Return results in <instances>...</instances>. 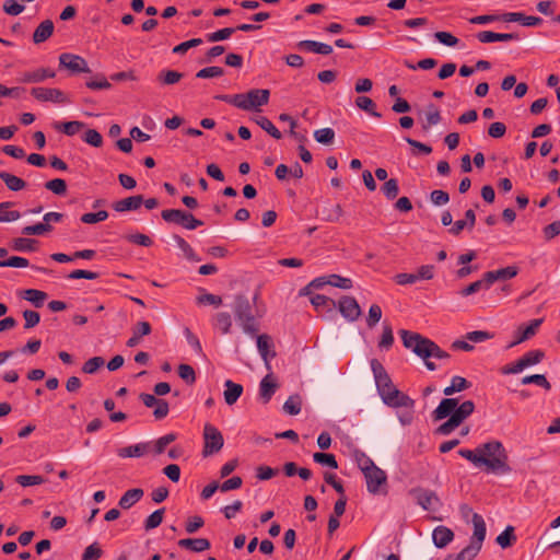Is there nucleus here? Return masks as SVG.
Listing matches in <instances>:
<instances>
[{"label":"nucleus","mask_w":560,"mask_h":560,"mask_svg":"<svg viewBox=\"0 0 560 560\" xmlns=\"http://www.w3.org/2000/svg\"><path fill=\"white\" fill-rule=\"evenodd\" d=\"M371 369L377 392L384 404L390 407H413L415 401L393 385L389 375L377 360L373 359L371 361Z\"/></svg>","instance_id":"obj_1"},{"label":"nucleus","mask_w":560,"mask_h":560,"mask_svg":"<svg viewBox=\"0 0 560 560\" xmlns=\"http://www.w3.org/2000/svg\"><path fill=\"white\" fill-rule=\"evenodd\" d=\"M479 467H486V470L494 475H506L511 472L508 464V453L503 444L492 440L478 445Z\"/></svg>","instance_id":"obj_2"},{"label":"nucleus","mask_w":560,"mask_h":560,"mask_svg":"<svg viewBox=\"0 0 560 560\" xmlns=\"http://www.w3.org/2000/svg\"><path fill=\"white\" fill-rule=\"evenodd\" d=\"M255 300L250 302L245 295H236L232 305L234 318L242 331L255 337L259 330V323L256 317Z\"/></svg>","instance_id":"obj_3"},{"label":"nucleus","mask_w":560,"mask_h":560,"mask_svg":"<svg viewBox=\"0 0 560 560\" xmlns=\"http://www.w3.org/2000/svg\"><path fill=\"white\" fill-rule=\"evenodd\" d=\"M399 334L401 336L404 346L423 360L430 358H448V354L436 343L428 338L422 337L420 334L411 332L405 329H401Z\"/></svg>","instance_id":"obj_4"},{"label":"nucleus","mask_w":560,"mask_h":560,"mask_svg":"<svg viewBox=\"0 0 560 560\" xmlns=\"http://www.w3.org/2000/svg\"><path fill=\"white\" fill-rule=\"evenodd\" d=\"M269 91L265 89H254L245 94H235L222 97L224 101L244 110H259L269 101Z\"/></svg>","instance_id":"obj_5"},{"label":"nucleus","mask_w":560,"mask_h":560,"mask_svg":"<svg viewBox=\"0 0 560 560\" xmlns=\"http://www.w3.org/2000/svg\"><path fill=\"white\" fill-rule=\"evenodd\" d=\"M203 456L219 452L224 444L222 433L211 423L203 427Z\"/></svg>","instance_id":"obj_6"},{"label":"nucleus","mask_w":560,"mask_h":560,"mask_svg":"<svg viewBox=\"0 0 560 560\" xmlns=\"http://www.w3.org/2000/svg\"><path fill=\"white\" fill-rule=\"evenodd\" d=\"M162 218L166 222L182 224L187 230H195L203 224L202 221L194 218L192 214L179 209L164 210L162 211Z\"/></svg>","instance_id":"obj_7"},{"label":"nucleus","mask_w":560,"mask_h":560,"mask_svg":"<svg viewBox=\"0 0 560 560\" xmlns=\"http://www.w3.org/2000/svg\"><path fill=\"white\" fill-rule=\"evenodd\" d=\"M544 352L541 350H533L524 354L521 359L503 369L504 374H518L526 368L535 365L541 361Z\"/></svg>","instance_id":"obj_8"},{"label":"nucleus","mask_w":560,"mask_h":560,"mask_svg":"<svg viewBox=\"0 0 560 560\" xmlns=\"http://www.w3.org/2000/svg\"><path fill=\"white\" fill-rule=\"evenodd\" d=\"M342 317L348 322H354L361 316V307L352 296H342L336 303Z\"/></svg>","instance_id":"obj_9"},{"label":"nucleus","mask_w":560,"mask_h":560,"mask_svg":"<svg viewBox=\"0 0 560 560\" xmlns=\"http://www.w3.org/2000/svg\"><path fill=\"white\" fill-rule=\"evenodd\" d=\"M59 63L72 73L90 72L86 61L78 55L68 52L61 54L59 56Z\"/></svg>","instance_id":"obj_10"},{"label":"nucleus","mask_w":560,"mask_h":560,"mask_svg":"<svg viewBox=\"0 0 560 560\" xmlns=\"http://www.w3.org/2000/svg\"><path fill=\"white\" fill-rule=\"evenodd\" d=\"M413 495L417 503L425 511H436L440 506V499L431 490L417 489Z\"/></svg>","instance_id":"obj_11"},{"label":"nucleus","mask_w":560,"mask_h":560,"mask_svg":"<svg viewBox=\"0 0 560 560\" xmlns=\"http://www.w3.org/2000/svg\"><path fill=\"white\" fill-rule=\"evenodd\" d=\"M32 95L43 102L66 103L68 102L65 93L58 89L34 88Z\"/></svg>","instance_id":"obj_12"},{"label":"nucleus","mask_w":560,"mask_h":560,"mask_svg":"<svg viewBox=\"0 0 560 560\" xmlns=\"http://www.w3.org/2000/svg\"><path fill=\"white\" fill-rule=\"evenodd\" d=\"M366 480L369 492L376 494L380 493L381 487L386 482V474L384 470L375 466L369 471L363 474Z\"/></svg>","instance_id":"obj_13"},{"label":"nucleus","mask_w":560,"mask_h":560,"mask_svg":"<svg viewBox=\"0 0 560 560\" xmlns=\"http://www.w3.org/2000/svg\"><path fill=\"white\" fill-rule=\"evenodd\" d=\"M278 388V383L272 374H267L259 383L258 397L262 404H267Z\"/></svg>","instance_id":"obj_14"},{"label":"nucleus","mask_w":560,"mask_h":560,"mask_svg":"<svg viewBox=\"0 0 560 560\" xmlns=\"http://www.w3.org/2000/svg\"><path fill=\"white\" fill-rule=\"evenodd\" d=\"M458 401L456 398H444L441 400L439 406L433 411L432 416L435 421H440L447 417H451L455 412Z\"/></svg>","instance_id":"obj_15"},{"label":"nucleus","mask_w":560,"mask_h":560,"mask_svg":"<svg viewBox=\"0 0 560 560\" xmlns=\"http://www.w3.org/2000/svg\"><path fill=\"white\" fill-rule=\"evenodd\" d=\"M454 539V533L446 526H438L433 529L432 540L436 548L446 547Z\"/></svg>","instance_id":"obj_16"},{"label":"nucleus","mask_w":560,"mask_h":560,"mask_svg":"<svg viewBox=\"0 0 560 560\" xmlns=\"http://www.w3.org/2000/svg\"><path fill=\"white\" fill-rule=\"evenodd\" d=\"M257 350L264 360L267 369H270L269 360L275 357V352L270 350V337L268 335H256Z\"/></svg>","instance_id":"obj_17"},{"label":"nucleus","mask_w":560,"mask_h":560,"mask_svg":"<svg viewBox=\"0 0 560 560\" xmlns=\"http://www.w3.org/2000/svg\"><path fill=\"white\" fill-rule=\"evenodd\" d=\"M471 523L474 525V534L470 542L476 544L478 546H482V542L486 538V523L481 515L477 513H472Z\"/></svg>","instance_id":"obj_18"},{"label":"nucleus","mask_w":560,"mask_h":560,"mask_svg":"<svg viewBox=\"0 0 560 560\" xmlns=\"http://www.w3.org/2000/svg\"><path fill=\"white\" fill-rule=\"evenodd\" d=\"M505 22H520L524 26H536L541 23V19L538 16H526L521 12H509L501 18Z\"/></svg>","instance_id":"obj_19"},{"label":"nucleus","mask_w":560,"mask_h":560,"mask_svg":"<svg viewBox=\"0 0 560 560\" xmlns=\"http://www.w3.org/2000/svg\"><path fill=\"white\" fill-rule=\"evenodd\" d=\"M178 546L194 552H202L210 548V541L206 538H184L178 541Z\"/></svg>","instance_id":"obj_20"},{"label":"nucleus","mask_w":560,"mask_h":560,"mask_svg":"<svg viewBox=\"0 0 560 560\" xmlns=\"http://www.w3.org/2000/svg\"><path fill=\"white\" fill-rule=\"evenodd\" d=\"M542 323V319L539 318V319H534L530 322V324L525 327V328H520L518 329V335H517V338L511 342L508 348H512L527 339H529L532 336H534L538 329V327L541 325Z\"/></svg>","instance_id":"obj_21"},{"label":"nucleus","mask_w":560,"mask_h":560,"mask_svg":"<svg viewBox=\"0 0 560 560\" xmlns=\"http://www.w3.org/2000/svg\"><path fill=\"white\" fill-rule=\"evenodd\" d=\"M477 38L481 43L510 42L516 38L512 33H494L491 31H482L477 34Z\"/></svg>","instance_id":"obj_22"},{"label":"nucleus","mask_w":560,"mask_h":560,"mask_svg":"<svg viewBox=\"0 0 560 560\" xmlns=\"http://www.w3.org/2000/svg\"><path fill=\"white\" fill-rule=\"evenodd\" d=\"M143 202L142 196H131L121 199L113 205V208L118 212H125L130 210H137Z\"/></svg>","instance_id":"obj_23"},{"label":"nucleus","mask_w":560,"mask_h":560,"mask_svg":"<svg viewBox=\"0 0 560 560\" xmlns=\"http://www.w3.org/2000/svg\"><path fill=\"white\" fill-rule=\"evenodd\" d=\"M299 48L320 55H329L332 52L330 45L315 40H302L299 43Z\"/></svg>","instance_id":"obj_24"},{"label":"nucleus","mask_w":560,"mask_h":560,"mask_svg":"<svg viewBox=\"0 0 560 560\" xmlns=\"http://www.w3.org/2000/svg\"><path fill=\"white\" fill-rule=\"evenodd\" d=\"M54 32V23L50 20L42 22L33 34V40L35 44H40L47 40Z\"/></svg>","instance_id":"obj_25"},{"label":"nucleus","mask_w":560,"mask_h":560,"mask_svg":"<svg viewBox=\"0 0 560 560\" xmlns=\"http://www.w3.org/2000/svg\"><path fill=\"white\" fill-rule=\"evenodd\" d=\"M150 447V443H138L118 450V456L121 458L141 457Z\"/></svg>","instance_id":"obj_26"},{"label":"nucleus","mask_w":560,"mask_h":560,"mask_svg":"<svg viewBox=\"0 0 560 560\" xmlns=\"http://www.w3.org/2000/svg\"><path fill=\"white\" fill-rule=\"evenodd\" d=\"M225 390L223 393L224 400L228 405H233L237 401L240 396L243 393V386L236 383H233L232 381L228 380L224 383Z\"/></svg>","instance_id":"obj_27"},{"label":"nucleus","mask_w":560,"mask_h":560,"mask_svg":"<svg viewBox=\"0 0 560 560\" xmlns=\"http://www.w3.org/2000/svg\"><path fill=\"white\" fill-rule=\"evenodd\" d=\"M343 211L340 205L327 203L320 210L323 220L327 222H337L342 217Z\"/></svg>","instance_id":"obj_28"},{"label":"nucleus","mask_w":560,"mask_h":560,"mask_svg":"<svg viewBox=\"0 0 560 560\" xmlns=\"http://www.w3.org/2000/svg\"><path fill=\"white\" fill-rule=\"evenodd\" d=\"M516 275L517 269L515 267H505L499 270L489 271L486 273V277L490 285H492V283L495 281L511 279Z\"/></svg>","instance_id":"obj_29"},{"label":"nucleus","mask_w":560,"mask_h":560,"mask_svg":"<svg viewBox=\"0 0 560 560\" xmlns=\"http://www.w3.org/2000/svg\"><path fill=\"white\" fill-rule=\"evenodd\" d=\"M143 497V490L139 488L130 489L120 498L118 504L121 509H130Z\"/></svg>","instance_id":"obj_30"},{"label":"nucleus","mask_w":560,"mask_h":560,"mask_svg":"<svg viewBox=\"0 0 560 560\" xmlns=\"http://www.w3.org/2000/svg\"><path fill=\"white\" fill-rule=\"evenodd\" d=\"M55 75V71L50 69L40 68L34 71L26 72L24 74V81L27 83H39L48 78H54Z\"/></svg>","instance_id":"obj_31"},{"label":"nucleus","mask_w":560,"mask_h":560,"mask_svg":"<svg viewBox=\"0 0 560 560\" xmlns=\"http://www.w3.org/2000/svg\"><path fill=\"white\" fill-rule=\"evenodd\" d=\"M150 332L151 326L148 322L138 323L137 326L133 328V335L127 341V346L136 347L140 342L141 337L147 336Z\"/></svg>","instance_id":"obj_32"},{"label":"nucleus","mask_w":560,"mask_h":560,"mask_svg":"<svg viewBox=\"0 0 560 560\" xmlns=\"http://www.w3.org/2000/svg\"><path fill=\"white\" fill-rule=\"evenodd\" d=\"M0 179L3 180L8 189L12 191H20L26 186L23 179L4 171L0 172Z\"/></svg>","instance_id":"obj_33"},{"label":"nucleus","mask_w":560,"mask_h":560,"mask_svg":"<svg viewBox=\"0 0 560 560\" xmlns=\"http://www.w3.org/2000/svg\"><path fill=\"white\" fill-rule=\"evenodd\" d=\"M214 327H217L223 335L231 332L232 316L228 312H220L214 316Z\"/></svg>","instance_id":"obj_34"},{"label":"nucleus","mask_w":560,"mask_h":560,"mask_svg":"<svg viewBox=\"0 0 560 560\" xmlns=\"http://www.w3.org/2000/svg\"><path fill=\"white\" fill-rule=\"evenodd\" d=\"M481 547L470 542L466 548H464L456 556H447L444 560H474V558L478 555Z\"/></svg>","instance_id":"obj_35"},{"label":"nucleus","mask_w":560,"mask_h":560,"mask_svg":"<svg viewBox=\"0 0 560 560\" xmlns=\"http://www.w3.org/2000/svg\"><path fill=\"white\" fill-rule=\"evenodd\" d=\"M23 298L35 307H42L47 299V294L36 289H27L23 292Z\"/></svg>","instance_id":"obj_36"},{"label":"nucleus","mask_w":560,"mask_h":560,"mask_svg":"<svg viewBox=\"0 0 560 560\" xmlns=\"http://www.w3.org/2000/svg\"><path fill=\"white\" fill-rule=\"evenodd\" d=\"M469 387V383L462 376H454L451 381V385L445 387L443 393L445 396H452L457 392H462Z\"/></svg>","instance_id":"obj_37"},{"label":"nucleus","mask_w":560,"mask_h":560,"mask_svg":"<svg viewBox=\"0 0 560 560\" xmlns=\"http://www.w3.org/2000/svg\"><path fill=\"white\" fill-rule=\"evenodd\" d=\"M474 402L471 400H466L455 408V412H453L452 416H454L460 423H463V421L474 412Z\"/></svg>","instance_id":"obj_38"},{"label":"nucleus","mask_w":560,"mask_h":560,"mask_svg":"<svg viewBox=\"0 0 560 560\" xmlns=\"http://www.w3.org/2000/svg\"><path fill=\"white\" fill-rule=\"evenodd\" d=\"M11 202L0 203V222H13L21 218V213L15 210H10Z\"/></svg>","instance_id":"obj_39"},{"label":"nucleus","mask_w":560,"mask_h":560,"mask_svg":"<svg viewBox=\"0 0 560 560\" xmlns=\"http://www.w3.org/2000/svg\"><path fill=\"white\" fill-rule=\"evenodd\" d=\"M302 401L299 395L290 396L283 404V411L291 416H296L301 412Z\"/></svg>","instance_id":"obj_40"},{"label":"nucleus","mask_w":560,"mask_h":560,"mask_svg":"<svg viewBox=\"0 0 560 560\" xmlns=\"http://www.w3.org/2000/svg\"><path fill=\"white\" fill-rule=\"evenodd\" d=\"M254 121L275 139L281 138V132L275 127V125L268 118L264 116H258L254 118Z\"/></svg>","instance_id":"obj_41"},{"label":"nucleus","mask_w":560,"mask_h":560,"mask_svg":"<svg viewBox=\"0 0 560 560\" xmlns=\"http://www.w3.org/2000/svg\"><path fill=\"white\" fill-rule=\"evenodd\" d=\"M441 121V114L434 105H429L425 110V122L423 129L428 130L431 126H435Z\"/></svg>","instance_id":"obj_42"},{"label":"nucleus","mask_w":560,"mask_h":560,"mask_svg":"<svg viewBox=\"0 0 560 560\" xmlns=\"http://www.w3.org/2000/svg\"><path fill=\"white\" fill-rule=\"evenodd\" d=\"M84 127V124L81 121H67V122H56L55 128L57 130H61L67 136L75 135L80 129Z\"/></svg>","instance_id":"obj_43"},{"label":"nucleus","mask_w":560,"mask_h":560,"mask_svg":"<svg viewBox=\"0 0 560 560\" xmlns=\"http://www.w3.org/2000/svg\"><path fill=\"white\" fill-rule=\"evenodd\" d=\"M314 138L318 143L329 145L334 142L335 131L331 128H322L314 131Z\"/></svg>","instance_id":"obj_44"},{"label":"nucleus","mask_w":560,"mask_h":560,"mask_svg":"<svg viewBox=\"0 0 560 560\" xmlns=\"http://www.w3.org/2000/svg\"><path fill=\"white\" fill-rule=\"evenodd\" d=\"M175 440H176V434L168 433V434H165V435L159 438L156 441L149 442V443H150V446L151 445L153 446L154 452L156 454H162L164 452V450L166 448V446L170 445Z\"/></svg>","instance_id":"obj_45"},{"label":"nucleus","mask_w":560,"mask_h":560,"mask_svg":"<svg viewBox=\"0 0 560 560\" xmlns=\"http://www.w3.org/2000/svg\"><path fill=\"white\" fill-rule=\"evenodd\" d=\"M355 105L360 109L369 113L370 115H372L374 117H377V118L381 117V114L374 109L375 108V103L370 97L359 96L355 100Z\"/></svg>","instance_id":"obj_46"},{"label":"nucleus","mask_w":560,"mask_h":560,"mask_svg":"<svg viewBox=\"0 0 560 560\" xmlns=\"http://www.w3.org/2000/svg\"><path fill=\"white\" fill-rule=\"evenodd\" d=\"M490 287L491 285L485 275L482 279L475 281V282L470 283L467 288H465L462 291V295L467 296V295L477 293L480 290H488Z\"/></svg>","instance_id":"obj_47"},{"label":"nucleus","mask_w":560,"mask_h":560,"mask_svg":"<svg viewBox=\"0 0 560 560\" xmlns=\"http://www.w3.org/2000/svg\"><path fill=\"white\" fill-rule=\"evenodd\" d=\"M328 284L343 290H349L353 287V282L350 278H345L335 273L328 276Z\"/></svg>","instance_id":"obj_48"},{"label":"nucleus","mask_w":560,"mask_h":560,"mask_svg":"<svg viewBox=\"0 0 560 560\" xmlns=\"http://www.w3.org/2000/svg\"><path fill=\"white\" fill-rule=\"evenodd\" d=\"M313 459H314L315 463H317L319 465H323V466L330 467L331 469H337L338 468L337 460H336V458H335V456L332 454L315 453L313 455Z\"/></svg>","instance_id":"obj_49"},{"label":"nucleus","mask_w":560,"mask_h":560,"mask_svg":"<svg viewBox=\"0 0 560 560\" xmlns=\"http://www.w3.org/2000/svg\"><path fill=\"white\" fill-rule=\"evenodd\" d=\"M311 303L316 310L322 308H334L336 307V302L325 295L316 294L311 298Z\"/></svg>","instance_id":"obj_50"},{"label":"nucleus","mask_w":560,"mask_h":560,"mask_svg":"<svg viewBox=\"0 0 560 560\" xmlns=\"http://www.w3.org/2000/svg\"><path fill=\"white\" fill-rule=\"evenodd\" d=\"M382 191L387 199H395L399 192L398 180L394 178L386 180L382 186Z\"/></svg>","instance_id":"obj_51"},{"label":"nucleus","mask_w":560,"mask_h":560,"mask_svg":"<svg viewBox=\"0 0 560 560\" xmlns=\"http://www.w3.org/2000/svg\"><path fill=\"white\" fill-rule=\"evenodd\" d=\"M514 528L512 526H508L495 539L497 544L502 548H508L511 546L512 541L515 540Z\"/></svg>","instance_id":"obj_52"},{"label":"nucleus","mask_w":560,"mask_h":560,"mask_svg":"<svg viewBox=\"0 0 560 560\" xmlns=\"http://www.w3.org/2000/svg\"><path fill=\"white\" fill-rule=\"evenodd\" d=\"M460 424L462 423L451 415V417L438 428L436 432L441 435H448Z\"/></svg>","instance_id":"obj_53"},{"label":"nucleus","mask_w":560,"mask_h":560,"mask_svg":"<svg viewBox=\"0 0 560 560\" xmlns=\"http://www.w3.org/2000/svg\"><path fill=\"white\" fill-rule=\"evenodd\" d=\"M522 384L523 385L536 384V385L541 386V387H544L546 389H549L551 387L550 383L547 381V378L542 374L527 375V376L522 378Z\"/></svg>","instance_id":"obj_54"},{"label":"nucleus","mask_w":560,"mask_h":560,"mask_svg":"<svg viewBox=\"0 0 560 560\" xmlns=\"http://www.w3.org/2000/svg\"><path fill=\"white\" fill-rule=\"evenodd\" d=\"M35 241L25 237H18L13 240L12 245L13 249L18 252H33L34 250Z\"/></svg>","instance_id":"obj_55"},{"label":"nucleus","mask_w":560,"mask_h":560,"mask_svg":"<svg viewBox=\"0 0 560 560\" xmlns=\"http://www.w3.org/2000/svg\"><path fill=\"white\" fill-rule=\"evenodd\" d=\"M235 32V28L233 27H225L222 30H219L217 32L207 34V40L210 43L221 42L228 39L233 33Z\"/></svg>","instance_id":"obj_56"},{"label":"nucleus","mask_w":560,"mask_h":560,"mask_svg":"<svg viewBox=\"0 0 560 560\" xmlns=\"http://www.w3.org/2000/svg\"><path fill=\"white\" fill-rule=\"evenodd\" d=\"M179 377L188 385H191L196 381V374L194 369L188 364H180L178 366Z\"/></svg>","instance_id":"obj_57"},{"label":"nucleus","mask_w":560,"mask_h":560,"mask_svg":"<svg viewBox=\"0 0 560 560\" xmlns=\"http://www.w3.org/2000/svg\"><path fill=\"white\" fill-rule=\"evenodd\" d=\"M354 456L358 467L361 469L363 474L376 466L374 462L364 453L357 452Z\"/></svg>","instance_id":"obj_58"},{"label":"nucleus","mask_w":560,"mask_h":560,"mask_svg":"<svg viewBox=\"0 0 560 560\" xmlns=\"http://www.w3.org/2000/svg\"><path fill=\"white\" fill-rule=\"evenodd\" d=\"M107 218H108V213L105 210H101L95 213H93V212L84 213L81 217V221L86 224H94V223L105 221Z\"/></svg>","instance_id":"obj_59"},{"label":"nucleus","mask_w":560,"mask_h":560,"mask_svg":"<svg viewBox=\"0 0 560 560\" xmlns=\"http://www.w3.org/2000/svg\"><path fill=\"white\" fill-rule=\"evenodd\" d=\"M394 342L393 329L390 325L384 323L383 325V334L380 340L378 346L381 348L388 349Z\"/></svg>","instance_id":"obj_60"},{"label":"nucleus","mask_w":560,"mask_h":560,"mask_svg":"<svg viewBox=\"0 0 560 560\" xmlns=\"http://www.w3.org/2000/svg\"><path fill=\"white\" fill-rule=\"evenodd\" d=\"M103 365H104V359L103 358H101V357H93V358L89 359L84 363L82 370H83L84 373L93 374Z\"/></svg>","instance_id":"obj_61"},{"label":"nucleus","mask_w":560,"mask_h":560,"mask_svg":"<svg viewBox=\"0 0 560 560\" xmlns=\"http://www.w3.org/2000/svg\"><path fill=\"white\" fill-rule=\"evenodd\" d=\"M103 555L102 549L97 545V542H93L88 546L83 552L82 560H96L101 558Z\"/></svg>","instance_id":"obj_62"},{"label":"nucleus","mask_w":560,"mask_h":560,"mask_svg":"<svg viewBox=\"0 0 560 560\" xmlns=\"http://www.w3.org/2000/svg\"><path fill=\"white\" fill-rule=\"evenodd\" d=\"M23 317L25 320V324H24L25 329H31V328L35 327L40 320L39 313H37L35 311H31V310H25L23 312Z\"/></svg>","instance_id":"obj_63"},{"label":"nucleus","mask_w":560,"mask_h":560,"mask_svg":"<svg viewBox=\"0 0 560 560\" xmlns=\"http://www.w3.org/2000/svg\"><path fill=\"white\" fill-rule=\"evenodd\" d=\"M46 188L56 195H63L67 190V184L61 178H56L46 183Z\"/></svg>","instance_id":"obj_64"}]
</instances>
